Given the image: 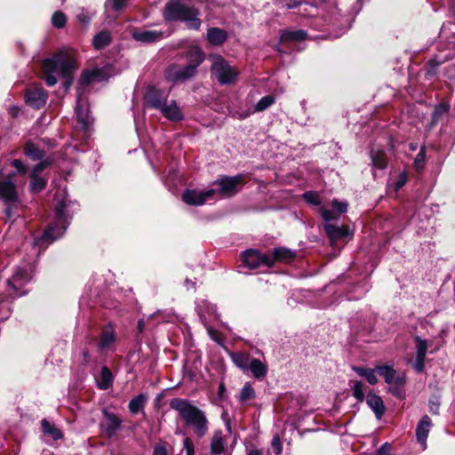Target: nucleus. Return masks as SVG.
I'll return each instance as SVG.
<instances>
[{"label":"nucleus","mask_w":455,"mask_h":455,"mask_svg":"<svg viewBox=\"0 0 455 455\" xmlns=\"http://www.w3.org/2000/svg\"><path fill=\"white\" fill-rule=\"evenodd\" d=\"M41 68L48 86L57 84V77L54 76L57 73L63 77V87L68 91L73 84L74 73L78 68V65L74 52L62 50L52 57L44 60Z\"/></svg>","instance_id":"nucleus-1"},{"label":"nucleus","mask_w":455,"mask_h":455,"mask_svg":"<svg viewBox=\"0 0 455 455\" xmlns=\"http://www.w3.org/2000/svg\"><path fill=\"white\" fill-rule=\"evenodd\" d=\"M170 407L178 411L180 418L188 427H193L198 438L204 437L208 433L209 421L205 413L193 405L190 401L173 398L170 401Z\"/></svg>","instance_id":"nucleus-2"},{"label":"nucleus","mask_w":455,"mask_h":455,"mask_svg":"<svg viewBox=\"0 0 455 455\" xmlns=\"http://www.w3.org/2000/svg\"><path fill=\"white\" fill-rule=\"evenodd\" d=\"M164 18L166 21H184L189 28L197 30L201 26V20L198 18L199 12L179 1H172L165 4Z\"/></svg>","instance_id":"nucleus-3"},{"label":"nucleus","mask_w":455,"mask_h":455,"mask_svg":"<svg viewBox=\"0 0 455 455\" xmlns=\"http://www.w3.org/2000/svg\"><path fill=\"white\" fill-rule=\"evenodd\" d=\"M65 203L60 202L55 209V214L57 217V223L54 225H49L44 233L37 238L35 239V244L43 245L44 243L49 244L60 237L67 228V222L65 217Z\"/></svg>","instance_id":"nucleus-4"},{"label":"nucleus","mask_w":455,"mask_h":455,"mask_svg":"<svg viewBox=\"0 0 455 455\" xmlns=\"http://www.w3.org/2000/svg\"><path fill=\"white\" fill-rule=\"evenodd\" d=\"M213 185L216 186L215 188H211L213 196L216 195L219 198H229L235 196L245 185V177L243 174L223 175L216 180Z\"/></svg>","instance_id":"nucleus-5"},{"label":"nucleus","mask_w":455,"mask_h":455,"mask_svg":"<svg viewBox=\"0 0 455 455\" xmlns=\"http://www.w3.org/2000/svg\"><path fill=\"white\" fill-rule=\"evenodd\" d=\"M212 72L220 84H229L235 82L237 72L222 56L215 55L212 56Z\"/></svg>","instance_id":"nucleus-6"},{"label":"nucleus","mask_w":455,"mask_h":455,"mask_svg":"<svg viewBox=\"0 0 455 455\" xmlns=\"http://www.w3.org/2000/svg\"><path fill=\"white\" fill-rule=\"evenodd\" d=\"M31 279V275L26 268L18 267L11 278L7 280L8 291L13 298L20 297L28 293L23 287Z\"/></svg>","instance_id":"nucleus-7"},{"label":"nucleus","mask_w":455,"mask_h":455,"mask_svg":"<svg viewBox=\"0 0 455 455\" xmlns=\"http://www.w3.org/2000/svg\"><path fill=\"white\" fill-rule=\"evenodd\" d=\"M243 263L250 269H256L259 267H273V259L270 254L261 253L258 250L248 249L242 256Z\"/></svg>","instance_id":"nucleus-8"},{"label":"nucleus","mask_w":455,"mask_h":455,"mask_svg":"<svg viewBox=\"0 0 455 455\" xmlns=\"http://www.w3.org/2000/svg\"><path fill=\"white\" fill-rule=\"evenodd\" d=\"M15 172L9 173L4 179L0 180V199L6 204L19 201L16 185L13 182Z\"/></svg>","instance_id":"nucleus-9"},{"label":"nucleus","mask_w":455,"mask_h":455,"mask_svg":"<svg viewBox=\"0 0 455 455\" xmlns=\"http://www.w3.org/2000/svg\"><path fill=\"white\" fill-rule=\"evenodd\" d=\"M48 100V92L39 86L28 88L25 92V100L30 107L39 109L43 108Z\"/></svg>","instance_id":"nucleus-10"},{"label":"nucleus","mask_w":455,"mask_h":455,"mask_svg":"<svg viewBox=\"0 0 455 455\" xmlns=\"http://www.w3.org/2000/svg\"><path fill=\"white\" fill-rule=\"evenodd\" d=\"M196 74V68L188 64L183 68L172 65L166 71V78L171 81H185L192 78Z\"/></svg>","instance_id":"nucleus-11"},{"label":"nucleus","mask_w":455,"mask_h":455,"mask_svg":"<svg viewBox=\"0 0 455 455\" xmlns=\"http://www.w3.org/2000/svg\"><path fill=\"white\" fill-rule=\"evenodd\" d=\"M102 414L106 422L100 424V428L107 437H113L116 431L121 428L123 420L116 413L109 411L106 408L102 410Z\"/></svg>","instance_id":"nucleus-12"},{"label":"nucleus","mask_w":455,"mask_h":455,"mask_svg":"<svg viewBox=\"0 0 455 455\" xmlns=\"http://www.w3.org/2000/svg\"><path fill=\"white\" fill-rule=\"evenodd\" d=\"M145 102L148 108L160 110L167 102V94L154 86H148L145 93Z\"/></svg>","instance_id":"nucleus-13"},{"label":"nucleus","mask_w":455,"mask_h":455,"mask_svg":"<svg viewBox=\"0 0 455 455\" xmlns=\"http://www.w3.org/2000/svg\"><path fill=\"white\" fill-rule=\"evenodd\" d=\"M213 196V191L211 189L197 191L186 189L182 194V200L189 205H203L208 199Z\"/></svg>","instance_id":"nucleus-14"},{"label":"nucleus","mask_w":455,"mask_h":455,"mask_svg":"<svg viewBox=\"0 0 455 455\" xmlns=\"http://www.w3.org/2000/svg\"><path fill=\"white\" fill-rule=\"evenodd\" d=\"M132 36L136 41L145 44H152L162 40L164 33L156 30H140L136 28L132 31Z\"/></svg>","instance_id":"nucleus-15"},{"label":"nucleus","mask_w":455,"mask_h":455,"mask_svg":"<svg viewBox=\"0 0 455 455\" xmlns=\"http://www.w3.org/2000/svg\"><path fill=\"white\" fill-rule=\"evenodd\" d=\"M431 426V419L427 415H425L421 418L416 427L417 440L424 448L427 446V439Z\"/></svg>","instance_id":"nucleus-16"},{"label":"nucleus","mask_w":455,"mask_h":455,"mask_svg":"<svg viewBox=\"0 0 455 455\" xmlns=\"http://www.w3.org/2000/svg\"><path fill=\"white\" fill-rule=\"evenodd\" d=\"M273 266L275 262L290 263L296 258V252L286 247L274 248L271 255Z\"/></svg>","instance_id":"nucleus-17"},{"label":"nucleus","mask_w":455,"mask_h":455,"mask_svg":"<svg viewBox=\"0 0 455 455\" xmlns=\"http://www.w3.org/2000/svg\"><path fill=\"white\" fill-rule=\"evenodd\" d=\"M367 404L373 411L377 419H381L386 411V406L382 398L374 394L370 393L366 398Z\"/></svg>","instance_id":"nucleus-18"},{"label":"nucleus","mask_w":455,"mask_h":455,"mask_svg":"<svg viewBox=\"0 0 455 455\" xmlns=\"http://www.w3.org/2000/svg\"><path fill=\"white\" fill-rule=\"evenodd\" d=\"M160 111L170 121L178 122L183 119V115L175 100H172L170 104L166 102Z\"/></svg>","instance_id":"nucleus-19"},{"label":"nucleus","mask_w":455,"mask_h":455,"mask_svg":"<svg viewBox=\"0 0 455 455\" xmlns=\"http://www.w3.org/2000/svg\"><path fill=\"white\" fill-rule=\"evenodd\" d=\"M116 341V332L112 324H108L102 330L98 347L100 350L108 348Z\"/></svg>","instance_id":"nucleus-20"},{"label":"nucleus","mask_w":455,"mask_h":455,"mask_svg":"<svg viewBox=\"0 0 455 455\" xmlns=\"http://www.w3.org/2000/svg\"><path fill=\"white\" fill-rule=\"evenodd\" d=\"M207 39L212 45H222L228 39V33L219 28H211L207 31Z\"/></svg>","instance_id":"nucleus-21"},{"label":"nucleus","mask_w":455,"mask_h":455,"mask_svg":"<svg viewBox=\"0 0 455 455\" xmlns=\"http://www.w3.org/2000/svg\"><path fill=\"white\" fill-rule=\"evenodd\" d=\"M324 230L331 242L344 238L348 235V228L339 227L333 224H326Z\"/></svg>","instance_id":"nucleus-22"},{"label":"nucleus","mask_w":455,"mask_h":455,"mask_svg":"<svg viewBox=\"0 0 455 455\" xmlns=\"http://www.w3.org/2000/svg\"><path fill=\"white\" fill-rule=\"evenodd\" d=\"M254 378L258 379H263L267 375V368L259 359L252 358L248 366Z\"/></svg>","instance_id":"nucleus-23"},{"label":"nucleus","mask_w":455,"mask_h":455,"mask_svg":"<svg viewBox=\"0 0 455 455\" xmlns=\"http://www.w3.org/2000/svg\"><path fill=\"white\" fill-rule=\"evenodd\" d=\"M24 154L34 161L42 160L45 152L44 149L39 148L35 143L28 141L23 147Z\"/></svg>","instance_id":"nucleus-24"},{"label":"nucleus","mask_w":455,"mask_h":455,"mask_svg":"<svg viewBox=\"0 0 455 455\" xmlns=\"http://www.w3.org/2000/svg\"><path fill=\"white\" fill-rule=\"evenodd\" d=\"M370 156L374 167L383 170L387 166V157L384 150L371 149Z\"/></svg>","instance_id":"nucleus-25"},{"label":"nucleus","mask_w":455,"mask_h":455,"mask_svg":"<svg viewBox=\"0 0 455 455\" xmlns=\"http://www.w3.org/2000/svg\"><path fill=\"white\" fill-rule=\"evenodd\" d=\"M148 397L145 394H140L134 396L128 404L129 411L135 415L142 411L146 405Z\"/></svg>","instance_id":"nucleus-26"},{"label":"nucleus","mask_w":455,"mask_h":455,"mask_svg":"<svg viewBox=\"0 0 455 455\" xmlns=\"http://www.w3.org/2000/svg\"><path fill=\"white\" fill-rule=\"evenodd\" d=\"M112 37L108 31L102 30L94 36L92 44L95 49L101 50L109 45Z\"/></svg>","instance_id":"nucleus-27"},{"label":"nucleus","mask_w":455,"mask_h":455,"mask_svg":"<svg viewBox=\"0 0 455 455\" xmlns=\"http://www.w3.org/2000/svg\"><path fill=\"white\" fill-rule=\"evenodd\" d=\"M41 427L43 433L50 435L53 440L57 441L63 438L61 430L52 425L46 419H42Z\"/></svg>","instance_id":"nucleus-28"},{"label":"nucleus","mask_w":455,"mask_h":455,"mask_svg":"<svg viewBox=\"0 0 455 455\" xmlns=\"http://www.w3.org/2000/svg\"><path fill=\"white\" fill-rule=\"evenodd\" d=\"M307 37V32L304 30H283L281 34V40L283 42H301Z\"/></svg>","instance_id":"nucleus-29"},{"label":"nucleus","mask_w":455,"mask_h":455,"mask_svg":"<svg viewBox=\"0 0 455 455\" xmlns=\"http://www.w3.org/2000/svg\"><path fill=\"white\" fill-rule=\"evenodd\" d=\"M187 58L190 62L189 64L194 65L197 68V67L204 60V53L200 48L195 46L188 49L187 52Z\"/></svg>","instance_id":"nucleus-30"},{"label":"nucleus","mask_w":455,"mask_h":455,"mask_svg":"<svg viewBox=\"0 0 455 455\" xmlns=\"http://www.w3.org/2000/svg\"><path fill=\"white\" fill-rule=\"evenodd\" d=\"M113 380L114 377L111 371L107 366H103L100 379L98 381V387L101 390H107L112 386Z\"/></svg>","instance_id":"nucleus-31"},{"label":"nucleus","mask_w":455,"mask_h":455,"mask_svg":"<svg viewBox=\"0 0 455 455\" xmlns=\"http://www.w3.org/2000/svg\"><path fill=\"white\" fill-rule=\"evenodd\" d=\"M233 363L243 371L248 370V366L252 358L250 357L248 353H233L231 355Z\"/></svg>","instance_id":"nucleus-32"},{"label":"nucleus","mask_w":455,"mask_h":455,"mask_svg":"<svg viewBox=\"0 0 455 455\" xmlns=\"http://www.w3.org/2000/svg\"><path fill=\"white\" fill-rule=\"evenodd\" d=\"M47 181L45 179L36 173H30V190L36 194L45 188Z\"/></svg>","instance_id":"nucleus-33"},{"label":"nucleus","mask_w":455,"mask_h":455,"mask_svg":"<svg viewBox=\"0 0 455 455\" xmlns=\"http://www.w3.org/2000/svg\"><path fill=\"white\" fill-rule=\"evenodd\" d=\"M376 370L379 372V374L385 379V381L387 384L393 383L395 374H396V371L395 369H393L392 367L387 366V365H383V366H378L376 368Z\"/></svg>","instance_id":"nucleus-34"},{"label":"nucleus","mask_w":455,"mask_h":455,"mask_svg":"<svg viewBox=\"0 0 455 455\" xmlns=\"http://www.w3.org/2000/svg\"><path fill=\"white\" fill-rule=\"evenodd\" d=\"M448 111L449 105L446 103H441L435 106L432 113V124H437Z\"/></svg>","instance_id":"nucleus-35"},{"label":"nucleus","mask_w":455,"mask_h":455,"mask_svg":"<svg viewBox=\"0 0 455 455\" xmlns=\"http://www.w3.org/2000/svg\"><path fill=\"white\" fill-rule=\"evenodd\" d=\"M426 159V146L422 145L413 163L414 168L416 169L417 172H421L425 168Z\"/></svg>","instance_id":"nucleus-36"},{"label":"nucleus","mask_w":455,"mask_h":455,"mask_svg":"<svg viewBox=\"0 0 455 455\" xmlns=\"http://www.w3.org/2000/svg\"><path fill=\"white\" fill-rule=\"evenodd\" d=\"M100 75V69H93L91 71L83 72L80 77V84L83 85H87L95 81Z\"/></svg>","instance_id":"nucleus-37"},{"label":"nucleus","mask_w":455,"mask_h":455,"mask_svg":"<svg viewBox=\"0 0 455 455\" xmlns=\"http://www.w3.org/2000/svg\"><path fill=\"white\" fill-rule=\"evenodd\" d=\"M275 102V97L272 95H267L261 98L255 106V110L257 112H261L266 110Z\"/></svg>","instance_id":"nucleus-38"},{"label":"nucleus","mask_w":455,"mask_h":455,"mask_svg":"<svg viewBox=\"0 0 455 455\" xmlns=\"http://www.w3.org/2000/svg\"><path fill=\"white\" fill-rule=\"evenodd\" d=\"M67 17L62 12H55L52 16V24L57 28H62L66 26Z\"/></svg>","instance_id":"nucleus-39"},{"label":"nucleus","mask_w":455,"mask_h":455,"mask_svg":"<svg viewBox=\"0 0 455 455\" xmlns=\"http://www.w3.org/2000/svg\"><path fill=\"white\" fill-rule=\"evenodd\" d=\"M253 398H255V391L249 383H246L240 392L239 399L241 402H246Z\"/></svg>","instance_id":"nucleus-40"},{"label":"nucleus","mask_w":455,"mask_h":455,"mask_svg":"<svg viewBox=\"0 0 455 455\" xmlns=\"http://www.w3.org/2000/svg\"><path fill=\"white\" fill-rule=\"evenodd\" d=\"M76 113L78 123L82 124L83 128H85L89 124L87 110L84 109L83 107L79 103H77L76 108Z\"/></svg>","instance_id":"nucleus-41"},{"label":"nucleus","mask_w":455,"mask_h":455,"mask_svg":"<svg viewBox=\"0 0 455 455\" xmlns=\"http://www.w3.org/2000/svg\"><path fill=\"white\" fill-rule=\"evenodd\" d=\"M299 13L301 16H304V17H313V16L317 15L316 4L315 3H310L308 1V5L307 7L306 6H302V7H300L299 9Z\"/></svg>","instance_id":"nucleus-42"},{"label":"nucleus","mask_w":455,"mask_h":455,"mask_svg":"<svg viewBox=\"0 0 455 455\" xmlns=\"http://www.w3.org/2000/svg\"><path fill=\"white\" fill-rule=\"evenodd\" d=\"M417 347V356H424L426 357L427 350V340L421 339L419 336H416L414 338Z\"/></svg>","instance_id":"nucleus-43"},{"label":"nucleus","mask_w":455,"mask_h":455,"mask_svg":"<svg viewBox=\"0 0 455 455\" xmlns=\"http://www.w3.org/2000/svg\"><path fill=\"white\" fill-rule=\"evenodd\" d=\"M211 451L214 454H220L224 451V443L220 436H213L211 442Z\"/></svg>","instance_id":"nucleus-44"},{"label":"nucleus","mask_w":455,"mask_h":455,"mask_svg":"<svg viewBox=\"0 0 455 455\" xmlns=\"http://www.w3.org/2000/svg\"><path fill=\"white\" fill-rule=\"evenodd\" d=\"M128 0H107L106 6L115 12L122 11L127 5Z\"/></svg>","instance_id":"nucleus-45"},{"label":"nucleus","mask_w":455,"mask_h":455,"mask_svg":"<svg viewBox=\"0 0 455 455\" xmlns=\"http://www.w3.org/2000/svg\"><path fill=\"white\" fill-rule=\"evenodd\" d=\"M353 395L357 401L363 402L364 400L363 385L361 381H355L353 387Z\"/></svg>","instance_id":"nucleus-46"},{"label":"nucleus","mask_w":455,"mask_h":455,"mask_svg":"<svg viewBox=\"0 0 455 455\" xmlns=\"http://www.w3.org/2000/svg\"><path fill=\"white\" fill-rule=\"evenodd\" d=\"M52 164V161L51 159H44V160L42 159L41 162H39L33 167L31 173L39 174L41 172H43L44 169H46Z\"/></svg>","instance_id":"nucleus-47"},{"label":"nucleus","mask_w":455,"mask_h":455,"mask_svg":"<svg viewBox=\"0 0 455 455\" xmlns=\"http://www.w3.org/2000/svg\"><path fill=\"white\" fill-rule=\"evenodd\" d=\"M303 197L306 202H307L311 204H314V205H318L321 203L318 195L315 192H311V191L306 192V193H304Z\"/></svg>","instance_id":"nucleus-48"},{"label":"nucleus","mask_w":455,"mask_h":455,"mask_svg":"<svg viewBox=\"0 0 455 455\" xmlns=\"http://www.w3.org/2000/svg\"><path fill=\"white\" fill-rule=\"evenodd\" d=\"M308 5V0H289L285 4V7L287 9H294V8H300L302 6H307Z\"/></svg>","instance_id":"nucleus-49"},{"label":"nucleus","mask_w":455,"mask_h":455,"mask_svg":"<svg viewBox=\"0 0 455 455\" xmlns=\"http://www.w3.org/2000/svg\"><path fill=\"white\" fill-rule=\"evenodd\" d=\"M440 400L438 397H435L433 399H430L428 402L429 411L434 415L439 414V408H440Z\"/></svg>","instance_id":"nucleus-50"},{"label":"nucleus","mask_w":455,"mask_h":455,"mask_svg":"<svg viewBox=\"0 0 455 455\" xmlns=\"http://www.w3.org/2000/svg\"><path fill=\"white\" fill-rule=\"evenodd\" d=\"M272 448L275 454L280 455L283 451V444L279 435H275L271 442Z\"/></svg>","instance_id":"nucleus-51"},{"label":"nucleus","mask_w":455,"mask_h":455,"mask_svg":"<svg viewBox=\"0 0 455 455\" xmlns=\"http://www.w3.org/2000/svg\"><path fill=\"white\" fill-rule=\"evenodd\" d=\"M389 392L395 397H398L400 399H403L404 398L405 396V392L403 388V387L399 386V385H392L390 387H389Z\"/></svg>","instance_id":"nucleus-52"},{"label":"nucleus","mask_w":455,"mask_h":455,"mask_svg":"<svg viewBox=\"0 0 455 455\" xmlns=\"http://www.w3.org/2000/svg\"><path fill=\"white\" fill-rule=\"evenodd\" d=\"M11 165L17 170L18 173L22 175H24L28 171L26 165L20 159L12 160L11 162Z\"/></svg>","instance_id":"nucleus-53"},{"label":"nucleus","mask_w":455,"mask_h":455,"mask_svg":"<svg viewBox=\"0 0 455 455\" xmlns=\"http://www.w3.org/2000/svg\"><path fill=\"white\" fill-rule=\"evenodd\" d=\"M153 455H168L166 443H156L154 447Z\"/></svg>","instance_id":"nucleus-54"},{"label":"nucleus","mask_w":455,"mask_h":455,"mask_svg":"<svg viewBox=\"0 0 455 455\" xmlns=\"http://www.w3.org/2000/svg\"><path fill=\"white\" fill-rule=\"evenodd\" d=\"M184 449L186 450V455H194L195 450H194V444L193 442L188 438L186 437L183 441Z\"/></svg>","instance_id":"nucleus-55"},{"label":"nucleus","mask_w":455,"mask_h":455,"mask_svg":"<svg viewBox=\"0 0 455 455\" xmlns=\"http://www.w3.org/2000/svg\"><path fill=\"white\" fill-rule=\"evenodd\" d=\"M364 378L367 379V381L371 384V385H375L377 382H378V379H377V376L375 374V370L374 369H369L368 371L366 372V374H364Z\"/></svg>","instance_id":"nucleus-56"},{"label":"nucleus","mask_w":455,"mask_h":455,"mask_svg":"<svg viewBox=\"0 0 455 455\" xmlns=\"http://www.w3.org/2000/svg\"><path fill=\"white\" fill-rule=\"evenodd\" d=\"M425 358L424 356H417L416 355V361L414 363V369L418 372H422L425 368Z\"/></svg>","instance_id":"nucleus-57"},{"label":"nucleus","mask_w":455,"mask_h":455,"mask_svg":"<svg viewBox=\"0 0 455 455\" xmlns=\"http://www.w3.org/2000/svg\"><path fill=\"white\" fill-rule=\"evenodd\" d=\"M333 207L340 213L346 212L347 210V204L333 200Z\"/></svg>","instance_id":"nucleus-58"},{"label":"nucleus","mask_w":455,"mask_h":455,"mask_svg":"<svg viewBox=\"0 0 455 455\" xmlns=\"http://www.w3.org/2000/svg\"><path fill=\"white\" fill-rule=\"evenodd\" d=\"M377 455H391L390 445L387 443L381 445L377 451Z\"/></svg>","instance_id":"nucleus-59"},{"label":"nucleus","mask_w":455,"mask_h":455,"mask_svg":"<svg viewBox=\"0 0 455 455\" xmlns=\"http://www.w3.org/2000/svg\"><path fill=\"white\" fill-rule=\"evenodd\" d=\"M77 20L80 23L87 25L91 20V16H89L86 12H82L79 14H77Z\"/></svg>","instance_id":"nucleus-60"},{"label":"nucleus","mask_w":455,"mask_h":455,"mask_svg":"<svg viewBox=\"0 0 455 455\" xmlns=\"http://www.w3.org/2000/svg\"><path fill=\"white\" fill-rule=\"evenodd\" d=\"M322 217L325 221H330L335 218V215L331 210H322Z\"/></svg>","instance_id":"nucleus-61"},{"label":"nucleus","mask_w":455,"mask_h":455,"mask_svg":"<svg viewBox=\"0 0 455 455\" xmlns=\"http://www.w3.org/2000/svg\"><path fill=\"white\" fill-rule=\"evenodd\" d=\"M406 180H407L406 174L405 173L400 174L399 179L395 184V188L396 189L401 188L406 183Z\"/></svg>","instance_id":"nucleus-62"},{"label":"nucleus","mask_w":455,"mask_h":455,"mask_svg":"<svg viewBox=\"0 0 455 455\" xmlns=\"http://www.w3.org/2000/svg\"><path fill=\"white\" fill-rule=\"evenodd\" d=\"M353 371H355L358 375L364 377V374L368 371L370 368L353 366Z\"/></svg>","instance_id":"nucleus-63"},{"label":"nucleus","mask_w":455,"mask_h":455,"mask_svg":"<svg viewBox=\"0 0 455 455\" xmlns=\"http://www.w3.org/2000/svg\"><path fill=\"white\" fill-rule=\"evenodd\" d=\"M405 383V378L403 376H397V377H395V379L393 381V385H399L401 387H403Z\"/></svg>","instance_id":"nucleus-64"}]
</instances>
